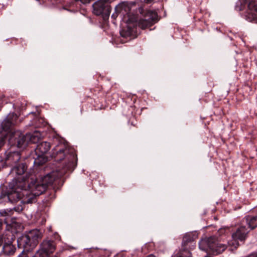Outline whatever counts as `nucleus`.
Segmentation results:
<instances>
[{
  "mask_svg": "<svg viewBox=\"0 0 257 257\" xmlns=\"http://www.w3.org/2000/svg\"><path fill=\"white\" fill-rule=\"evenodd\" d=\"M207 244L210 251L214 255L221 253L227 248L226 244L219 242L217 238L214 236H211L207 239Z\"/></svg>",
  "mask_w": 257,
  "mask_h": 257,
  "instance_id": "7",
  "label": "nucleus"
},
{
  "mask_svg": "<svg viewBox=\"0 0 257 257\" xmlns=\"http://www.w3.org/2000/svg\"><path fill=\"white\" fill-rule=\"evenodd\" d=\"M115 10L117 13H120L123 11L125 13H128L131 10V7L128 2H123L119 4L115 7Z\"/></svg>",
  "mask_w": 257,
  "mask_h": 257,
  "instance_id": "19",
  "label": "nucleus"
},
{
  "mask_svg": "<svg viewBox=\"0 0 257 257\" xmlns=\"http://www.w3.org/2000/svg\"><path fill=\"white\" fill-rule=\"evenodd\" d=\"M5 144V139L3 138H0V149Z\"/></svg>",
  "mask_w": 257,
  "mask_h": 257,
  "instance_id": "29",
  "label": "nucleus"
},
{
  "mask_svg": "<svg viewBox=\"0 0 257 257\" xmlns=\"http://www.w3.org/2000/svg\"><path fill=\"white\" fill-rule=\"evenodd\" d=\"M56 249L55 242L52 240H44L40 245V248L37 252L36 255L39 257H49Z\"/></svg>",
  "mask_w": 257,
  "mask_h": 257,
  "instance_id": "8",
  "label": "nucleus"
},
{
  "mask_svg": "<svg viewBox=\"0 0 257 257\" xmlns=\"http://www.w3.org/2000/svg\"><path fill=\"white\" fill-rule=\"evenodd\" d=\"M28 168V166L25 163L21 162L16 164L11 169L10 174L14 176V179L12 182H14L16 180L25 179L27 181L30 180L29 177H27L26 175V177L23 176V175L26 173Z\"/></svg>",
  "mask_w": 257,
  "mask_h": 257,
  "instance_id": "6",
  "label": "nucleus"
},
{
  "mask_svg": "<svg viewBox=\"0 0 257 257\" xmlns=\"http://www.w3.org/2000/svg\"><path fill=\"white\" fill-rule=\"evenodd\" d=\"M114 0H99L93 5V12L96 16L102 15L104 19L108 18L111 12L110 3Z\"/></svg>",
  "mask_w": 257,
  "mask_h": 257,
  "instance_id": "5",
  "label": "nucleus"
},
{
  "mask_svg": "<svg viewBox=\"0 0 257 257\" xmlns=\"http://www.w3.org/2000/svg\"><path fill=\"white\" fill-rule=\"evenodd\" d=\"M40 237V233L38 230H32L27 234L20 237L18 242L19 245L24 247V251H29L36 246L38 243V239Z\"/></svg>",
  "mask_w": 257,
  "mask_h": 257,
  "instance_id": "3",
  "label": "nucleus"
},
{
  "mask_svg": "<svg viewBox=\"0 0 257 257\" xmlns=\"http://www.w3.org/2000/svg\"><path fill=\"white\" fill-rule=\"evenodd\" d=\"M174 257H191V253L187 250H181Z\"/></svg>",
  "mask_w": 257,
  "mask_h": 257,
  "instance_id": "26",
  "label": "nucleus"
},
{
  "mask_svg": "<svg viewBox=\"0 0 257 257\" xmlns=\"http://www.w3.org/2000/svg\"><path fill=\"white\" fill-rule=\"evenodd\" d=\"M0 213L4 216H7L8 214V212L6 210L1 211Z\"/></svg>",
  "mask_w": 257,
  "mask_h": 257,
  "instance_id": "30",
  "label": "nucleus"
},
{
  "mask_svg": "<svg viewBox=\"0 0 257 257\" xmlns=\"http://www.w3.org/2000/svg\"><path fill=\"white\" fill-rule=\"evenodd\" d=\"M103 98H99L94 100V104L93 106L95 110H99L102 109L104 108V105L103 104Z\"/></svg>",
  "mask_w": 257,
  "mask_h": 257,
  "instance_id": "24",
  "label": "nucleus"
},
{
  "mask_svg": "<svg viewBox=\"0 0 257 257\" xmlns=\"http://www.w3.org/2000/svg\"><path fill=\"white\" fill-rule=\"evenodd\" d=\"M31 182L30 183V180L26 181L25 179H22V181L18 182L19 186L30 190L31 193H34L35 196H39L43 193L47 189V187L45 185H44L40 181H38L35 179L34 176H31L30 179Z\"/></svg>",
  "mask_w": 257,
  "mask_h": 257,
  "instance_id": "4",
  "label": "nucleus"
},
{
  "mask_svg": "<svg viewBox=\"0 0 257 257\" xmlns=\"http://www.w3.org/2000/svg\"><path fill=\"white\" fill-rule=\"evenodd\" d=\"M197 238V235L193 232H189L184 235L183 237L182 241V245L184 247V249L183 250H187L190 253V252L187 250V246L188 243H193Z\"/></svg>",
  "mask_w": 257,
  "mask_h": 257,
  "instance_id": "16",
  "label": "nucleus"
},
{
  "mask_svg": "<svg viewBox=\"0 0 257 257\" xmlns=\"http://www.w3.org/2000/svg\"><path fill=\"white\" fill-rule=\"evenodd\" d=\"M19 257H39L38 256H37L36 254V255H34V256H30L29 255V254H26L25 251H23L22 253L21 254H20Z\"/></svg>",
  "mask_w": 257,
  "mask_h": 257,
  "instance_id": "27",
  "label": "nucleus"
},
{
  "mask_svg": "<svg viewBox=\"0 0 257 257\" xmlns=\"http://www.w3.org/2000/svg\"><path fill=\"white\" fill-rule=\"evenodd\" d=\"M146 257H156V256L154 254H149V255H147Z\"/></svg>",
  "mask_w": 257,
  "mask_h": 257,
  "instance_id": "32",
  "label": "nucleus"
},
{
  "mask_svg": "<svg viewBox=\"0 0 257 257\" xmlns=\"http://www.w3.org/2000/svg\"><path fill=\"white\" fill-rule=\"evenodd\" d=\"M10 142L19 148H25L28 144L26 135H24L19 131L13 133L10 138Z\"/></svg>",
  "mask_w": 257,
  "mask_h": 257,
  "instance_id": "10",
  "label": "nucleus"
},
{
  "mask_svg": "<svg viewBox=\"0 0 257 257\" xmlns=\"http://www.w3.org/2000/svg\"><path fill=\"white\" fill-rule=\"evenodd\" d=\"M27 192H28V194L27 195H25L24 196H23V202L24 203H32L35 201L36 200V197L37 196H35V195L34 194V193H31L30 191V190H29V189H27Z\"/></svg>",
  "mask_w": 257,
  "mask_h": 257,
  "instance_id": "20",
  "label": "nucleus"
},
{
  "mask_svg": "<svg viewBox=\"0 0 257 257\" xmlns=\"http://www.w3.org/2000/svg\"><path fill=\"white\" fill-rule=\"evenodd\" d=\"M248 4V8L251 11L257 12V0H244Z\"/></svg>",
  "mask_w": 257,
  "mask_h": 257,
  "instance_id": "25",
  "label": "nucleus"
},
{
  "mask_svg": "<svg viewBox=\"0 0 257 257\" xmlns=\"http://www.w3.org/2000/svg\"><path fill=\"white\" fill-rule=\"evenodd\" d=\"M248 227L253 229L257 227V215L255 216H247L246 218Z\"/></svg>",
  "mask_w": 257,
  "mask_h": 257,
  "instance_id": "21",
  "label": "nucleus"
},
{
  "mask_svg": "<svg viewBox=\"0 0 257 257\" xmlns=\"http://www.w3.org/2000/svg\"><path fill=\"white\" fill-rule=\"evenodd\" d=\"M6 239H7V236H6V235H3V237H2L0 236V246L2 244L3 241H4L5 242L6 241Z\"/></svg>",
  "mask_w": 257,
  "mask_h": 257,
  "instance_id": "28",
  "label": "nucleus"
},
{
  "mask_svg": "<svg viewBox=\"0 0 257 257\" xmlns=\"http://www.w3.org/2000/svg\"><path fill=\"white\" fill-rule=\"evenodd\" d=\"M39 135L40 134H39L38 133H34L33 134H27L26 137L28 139V143H37L39 141L40 138Z\"/></svg>",
  "mask_w": 257,
  "mask_h": 257,
  "instance_id": "22",
  "label": "nucleus"
},
{
  "mask_svg": "<svg viewBox=\"0 0 257 257\" xmlns=\"http://www.w3.org/2000/svg\"><path fill=\"white\" fill-rule=\"evenodd\" d=\"M57 162L65 160L66 167L69 169L73 166L76 155L73 149L65 144H60L52 150L51 155Z\"/></svg>",
  "mask_w": 257,
  "mask_h": 257,
  "instance_id": "1",
  "label": "nucleus"
},
{
  "mask_svg": "<svg viewBox=\"0 0 257 257\" xmlns=\"http://www.w3.org/2000/svg\"><path fill=\"white\" fill-rule=\"evenodd\" d=\"M51 148L50 143L47 142H43L39 144L35 149L36 154L45 155Z\"/></svg>",
  "mask_w": 257,
  "mask_h": 257,
  "instance_id": "15",
  "label": "nucleus"
},
{
  "mask_svg": "<svg viewBox=\"0 0 257 257\" xmlns=\"http://www.w3.org/2000/svg\"><path fill=\"white\" fill-rule=\"evenodd\" d=\"M18 116L13 113L10 114L8 117L3 121L2 127L6 132H9L12 127L17 124Z\"/></svg>",
  "mask_w": 257,
  "mask_h": 257,
  "instance_id": "12",
  "label": "nucleus"
},
{
  "mask_svg": "<svg viewBox=\"0 0 257 257\" xmlns=\"http://www.w3.org/2000/svg\"><path fill=\"white\" fill-rule=\"evenodd\" d=\"M2 226H3V221L2 220H0V231L2 229Z\"/></svg>",
  "mask_w": 257,
  "mask_h": 257,
  "instance_id": "31",
  "label": "nucleus"
},
{
  "mask_svg": "<svg viewBox=\"0 0 257 257\" xmlns=\"http://www.w3.org/2000/svg\"><path fill=\"white\" fill-rule=\"evenodd\" d=\"M132 125H133L134 126H136V124H134V123H133V122H132Z\"/></svg>",
  "mask_w": 257,
  "mask_h": 257,
  "instance_id": "33",
  "label": "nucleus"
},
{
  "mask_svg": "<svg viewBox=\"0 0 257 257\" xmlns=\"http://www.w3.org/2000/svg\"><path fill=\"white\" fill-rule=\"evenodd\" d=\"M37 157L35 158L34 163L36 165H42L47 161L48 158L45 155L36 154Z\"/></svg>",
  "mask_w": 257,
  "mask_h": 257,
  "instance_id": "23",
  "label": "nucleus"
},
{
  "mask_svg": "<svg viewBox=\"0 0 257 257\" xmlns=\"http://www.w3.org/2000/svg\"><path fill=\"white\" fill-rule=\"evenodd\" d=\"M158 14L153 11H148L145 15L144 19L139 20L138 26L142 29H145L151 27L157 21Z\"/></svg>",
  "mask_w": 257,
  "mask_h": 257,
  "instance_id": "9",
  "label": "nucleus"
},
{
  "mask_svg": "<svg viewBox=\"0 0 257 257\" xmlns=\"http://www.w3.org/2000/svg\"><path fill=\"white\" fill-rule=\"evenodd\" d=\"M56 172H52L48 174L41 178L40 181L47 188L49 185L53 184L56 179Z\"/></svg>",
  "mask_w": 257,
  "mask_h": 257,
  "instance_id": "17",
  "label": "nucleus"
},
{
  "mask_svg": "<svg viewBox=\"0 0 257 257\" xmlns=\"http://www.w3.org/2000/svg\"><path fill=\"white\" fill-rule=\"evenodd\" d=\"M135 28H132L128 26L126 28L122 29L120 32V35L122 37L127 38H130V40L132 39L131 37L134 38L135 36Z\"/></svg>",
  "mask_w": 257,
  "mask_h": 257,
  "instance_id": "18",
  "label": "nucleus"
},
{
  "mask_svg": "<svg viewBox=\"0 0 257 257\" xmlns=\"http://www.w3.org/2000/svg\"><path fill=\"white\" fill-rule=\"evenodd\" d=\"M248 232L249 230L247 228L244 226H240L232 234V237L235 240L244 241L247 238Z\"/></svg>",
  "mask_w": 257,
  "mask_h": 257,
  "instance_id": "14",
  "label": "nucleus"
},
{
  "mask_svg": "<svg viewBox=\"0 0 257 257\" xmlns=\"http://www.w3.org/2000/svg\"><path fill=\"white\" fill-rule=\"evenodd\" d=\"M6 240H8V242H5L3 245V252L6 255H13L16 251V248L15 246L12 244V241H11V240L13 239L12 232L9 231L6 233Z\"/></svg>",
  "mask_w": 257,
  "mask_h": 257,
  "instance_id": "11",
  "label": "nucleus"
},
{
  "mask_svg": "<svg viewBox=\"0 0 257 257\" xmlns=\"http://www.w3.org/2000/svg\"><path fill=\"white\" fill-rule=\"evenodd\" d=\"M20 181H22V179H17L11 182L9 184L10 190L7 193H2L0 199L7 198L10 202L15 203L22 199L23 196L27 195L28 192L25 188L19 186L18 182Z\"/></svg>",
  "mask_w": 257,
  "mask_h": 257,
  "instance_id": "2",
  "label": "nucleus"
},
{
  "mask_svg": "<svg viewBox=\"0 0 257 257\" xmlns=\"http://www.w3.org/2000/svg\"><path fill=\"white\" fill-rule=\"evenodd\" d=\"M21 159V154L19 152H7L5 158V163L8 166L17 164Z\"/></svg>",
  "mask_w": 257,
  "mask_h": 257,
  "instance_id": "13",
  "label": "nucleus"
}]
</instances>
